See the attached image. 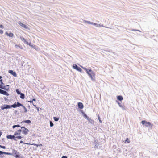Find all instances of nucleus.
<instances>
[{"label": "nucleus", "instance_id": "obj_1", "mask_svg": "<svg viewBox=\"0 0 158 158\" xmlns=\"http://www.w3.org/2000/svg\"><path fill=\"white\" fill-rule=\"evenodd\" d=\"M4 154L11 156L13 155L14 157L16 158H24V157L21 156V154L20 152L15 149H12V153H9L4 152Z\"/></svg>", "mask_w": 158, "mask_h": 158}, {"label": "nucleus", "instance_id": "obj_2", "mask_svg": "<svg viewBox=\"0 0 158 158\" xmlns=\"http://www.w3.org/2000/svg\"><path fill=\"white\" fill-rule=\"evenodd\" d=\"M83 69L87 73L90 77L92 81H94L95 80V73L90 68L87 69L85 67H82Z\"/></svg>", "mask_w": 158, "mask_h": 158}, {"label": "nucleus", "instance_id": "obj_3", "mask_svg": "<svg viewBox=\"0 0 158 158\" xmlns=\"http://www.w3.org/2000/svg\"><path fill=\"white\" fill-rule=\"evenodd\" d=\"M141 123L147 127H149L152 128L153 125V124H152L150 122H147L145 120H142L141 121Z\"/></svg>", "mask_w": 158, "mask_h": 158}, {"label": "nucleus", "instance_id": "obj_4", "mask_svg": "<svg viewBox=\"0 0 158 158\" xmlns=\"http://www.w3.org/2000/svg\"><path fill=\"white\" fill-rule=\"evenodd\" d=\"M100 143L97 140L94 141V145L95 148H99L100 147Z\"/></svg>", "mask_w": 158, "mask_h": 158}, {"label": "nucleus", "instance_id": "obj_5", "mask_svg": "<svg viewBox=\"0 0 158 158\" xmlns=\"http://www.w3.org/2000/svg\"><path fill=\"white\" fill-rule=\"evenodd\" d=\"M13 105V108H16L22 106V104L20 103L19 102H15Z\"/></svg>", "mask_w": 158, "mask_h": 158}, {"label": "nucleus", "instance_id": "obj_6", "mask_svg": "<svg viewBox=\"0 0 158 158\" xmlns=\"http://www.w3.org/2000/svg\"><path fill=\"white\" fill-rule=\"evenodd\" d=\"M73 68L76 70H77L80 72H81L82 71V70L81 68L80 67H78L77 64H73Z\"/></svg>", "mask_w": 158, "mask_h": 158}, {"label": "nucleus", "instance_id": "obj_7", "mask_svg": "<svg viewBox=\"0 0 158 158\" xmlns=\"http://www.w3.org/2000/svg\"><path fill=\"white\" fill-rule=\"evenodd\" d=\"M22 129H23L24 130L22 131V133L23 134L26 135L29 132V130L24 127L22 126L21 127Z\"/></svg>", "mask_w": 158, "mask_h": 158}, {"label": "nucleus", "instance_id": "obj_8", "mask_svg": "<svg viewBox=\"0 0 158 158\" xmlns=\"http://www.w3.org/2000/svg\"><path fill=\"white\" fill-rule=\"evenodd\" d=\"M8 73H10L12 75L15 77H16L17 76V74L16 72L12 70H9L8 71Z\"/></svg>", "mask_w": 158, "mask_h": 158}, {"label": "nucleus", "instance_id": "obj_9", "mask_svg": "<svg viewBox=\"0 0 158 158\" xmlns=\"http://www.w3.org/2000/svg\"><path fill=\"white\" fill-rule=\"evenodd\" d=\"M15 135H14V134L13 135H6V138L8 139L13 140L15 139Z\"/></svg>", "mask_w": 158, "mask_h": 158}, {"label": "nucleus", "instance_id": "obj_10", "mask_svg": "<svg viewBox=\"0 0 158 158\" xmlns=\"http://www.w3.org/2000/svg\"><path fill=\"white\" fill-rule=\"evenodd\" d=\"M18 24L21 27H23L25 29H28V27L27 26L23 24V23H22L21 22L19 21L18 22Z\"/></svg>", "mask_w": 158, "mask_h": 158}, {"label": "nucleus", "instance_id": "obj_11", "mask_svg": "<svg viewBox=\"0 0 158 158\" xmlns=\"http://www.w3.org/2000/svg\"><path fill=\"white\" fill-rule=\"evenodd\" d=\"M78 107L80 109H82L84 107V106L83 103L81 102H79L77 103Z\"/></svg>", "mask_w": 158, "mask_h": 158}, {"label": "nucleus", "instance_id": "obj_12", "mask_svg": "<svg viewBox=\"0 0 158 158\" xmlns=\"http://www.w3.org/2000/svg\"><path fill=\"white\" fill-rule=\"evenodd\" d=\"M23 123H26L28 124H30L31 123V121L30 120H23V121H22L21 122H20L19 123V124H22Z\"/></svg>", "mask_w": 158, "mask_h": 158}, {"label": "nucleus", "instance_id": "obj_13", "mask_svg": "<svg viewBox=\"0 0 158 158\" xmlns=\"http://www.w3.org/2000/svg\"><path fill=\"white\" fill-rule=\"evenodd\" d=\"M22 131V130L21 129H19L17 131H15L14 132V135L16 136L18 135H20L21 134V132Z\"/></svg>", "mask_w": 158, "mask_h": 158}, {"label": "nucleus", "instance_id": "obj_14", "mask_svg": "<svg viewBox=\"0 0 158 158\" xmlns=\"http://www.w3.org/2000/svg\"><path fill=\"white\" fill-rule=\"evenodd\" d=\"M7 91L4 90L2 89L1 94L5 95L8 96L9 95V94L7 92Z\"/></svg>", "mask_w": 158, "mask_h": 158}, {"label": "nucleus", "instance_id": "obj_15", "mask_svg": "<svg viewBox=\"0 0 158 158\" xmlns=\"http://www.w3.org/2000/svg\"><path fill=\"white\" fill-rule=\"evenodd\" d=\"M116 102L118 104L119 106L123 110H125V106H123L117 100L116 101Z\"/></svg>", "mask_w": 158, "mask_h": 158}, {"label": "nucleus", "instance_id": "obj_16", "mask_svg": "<svg viewBox=\"0 0 158 158\" xmlns=\"http://www.w3.org/2000/svg\"><path fill=\"white\" fill-rule=\"evenodd\" d=\"M117 98L118 100L121 101L123 99V96L121 95H118L117 96Z\"/></svg>", "mask_w": 158, "mask_h": 158}, {"label": "nucleus", "instance_id": "obj_17", "mask_svg": "<svg viewBox=\"0 0 158 158\" xmlns=\"http://www.w3.org/2000/svg\"><path fill=\"white\" fill-rule=\"evenodd\" d=\"M5 34L9 37H13L14 35L11 32H10L9 33L7 32H6Z\"/></svg>", "mask_w": 158, "mask_h": 158}, {"label": "nucleus", "instance_id": "obj_18", "mask_svg": "<svg viewBox=\"0 0 158 158\" xmlns=\"http://www.w3.org/2000/svg\"><path fill=\"white\" fill-rule=\"evenodd\" d=\"M6 109H10L11 108H13V105H9L8 104H5Z\"/></svg>", "mask_w": 158, "mask_h": 158}, {"label": "nucleus", "instance_id": "obj_19", "mask_svg": "<svg viewBox=\"0 0 158 158\" xmlns=\"http://www.w3.org/2000/svg\"><path fill=\"white\" fill-rule=\"evenodd\" d=\"M91 124H94V120L92 119L91 118L89 117V118L87 119Z\"/></svg>", "mask_w": 158, "mask_h": 158}, {"label": "nucleus", "instance_id": "obj_20", "mask_svg": "<svg viewBox=\"0 0 158 158\" xmlns=\"http://www.w3.org/2000/svg\"><path fill=\"white\" fill-rule=\"evenodd\" d=\"M0 89H2L3 90H5L6 91H8V88H6L5 85L4 86H2L0 87Z\"/></svg>", "mask_w": 158, "mask_h": 158}, {"label": "nucleus", "instance_id": "obj_21", "mask_svg": "<svg viewBox=\"0 0 158 158\" xmlns=\"http://www.w3.org/2000/svg\"><path fill=\"white\" fill-rule=\"evenodd\" d=\"M4 152L1 151H0V156L2 158H4L3 157H4V156H2L3 154H4Z\"/></svg>", "mask_w": 158, "mask_h": 158}, {"label": "nucleus", "instance_id": "obj_22", "mask_svg": "<svg viewBox=\"0 0 158 158\" xmlns=\"http://www.w3.org/2000/svg\"><path fill=\"white\" fill-rule=\"evenodd\" d=\"M20 98L21 99H23L25 98V95L23 93H22L20 94Z\"/></svg>", "mask_w": 158, "mask_h": 158}, {"label": "nucleus", "instance_id": "obj_23", "mask_svg": "<svg viewBox=\"0 0 158 158\" xmlns=\"http://www.w3.org/2000/svg\"><path fill=\"white\" fill-rule=\"evenodd\" d=\"M16 92L18 95H20L22 93L19 90V89H16Z\"/></svg>", "mask_w": 158, "mask_h": 158}, {"label": "nucleus", "instance_id": "obj_24", "mask_svg": "<svg viewBox=\"0 0 158 158\" xmlns=\"http://www.w3.org/2000/svg\"><path fill=\"white\" fill-rule=\"evenodd\" d=\"M53 119L55 121L57 122L59 120V118L58 117H53Z\"/></svg>", "mask_w": 158, "mask_h": 158}, {"label": "nucleus", "instance_id": "obj_25", "mask_svg": "<svg viewBox=\"0 0 158 158\" xmlns=\"http://www.w3.org/2000/svg\"><path fill=\"white\" fill-rule=\"evenodd\" d=\"M20 39L23 41V42L24 43H25V42H26V40H25V39H24V38L22 37V36H21L20 37Z\"/></svg>", "mask_w": 158, "mask_h": 158}, {"label": "nucleus", "instance_id": "obj_26", "mask_svg": "<svg viewBox=\"0 0 158 158\" xmlns=\"http://www.w3.org/2000/svg\"><path fill=\"white\" fill-rule=\"evenodd\" d=\"M1 109L2 110H4L5 109H6L5 104H4V105L1 106Z\"/></svg>", "mask_w": 158, "mask_h": 158}, {"label": "nucleus", "instance_id": "obj_27", "mask_svg": "<svg viewBox=\"0 0 158 158\" xmlns=\"http://www.w3.org/2000/svg\"><path fill=\"white\" fill-rule=\"evenodd\" d=\"M83 116L86 119L89 118V117L85 113L84 114V115H83Z\"/></svg>", "mask_w": 158, "mask_h": 158}, {"label": "nucleus", "instance_id": "obj_28", "mask_svg": "<svg viewBox=\"0 0 158 158\" xmlns=\"http://www.w3.org/2000/svg\"><path fill=\"white\" fill-rule=\"evenodd\" d=\"M54 126L53 122L51 121H50V126L51 127H52Z\"/></svg>", "mask_w": 158, "mask_h": 158}, {"label": "nucleus", "instance_id": "obj_29", "mask_svg": "<svg viewBox=\"0 0 158 158\" xmlns=\"http://www.w3.org/2000/svg\"><path fill=\"white\" fill-rule=\"evenodd\" d=\"M98 119L99 120V122L101 123H102V120H101L100 117L98 114Z\"/></svg>", "mask_w": 158, "mask_h": 158}, {"label": "nucleus", "instance_id": "obj_30", "mask_svg": "<svg viewBox=\"0 0 158 158\" xmlns=\"http://www.w3.org/2000/svg\"><path fill=\"white\" fill-rule=\"evenodd\" d=\"M127 142L128 143H129L130 142V141L129 140V139L128 138H127L126 140H125V143H126V142Z\"/></svg>", "mask_w": 158, "mask_h": 158}, {"label": "nucleus", "instance_id": "obj_31", "mask_svg": "<svg viewBox=\"0 0 158 158\" xmlns=\"http://www.w3.org/2000/svg\"><path fill=\"white\" fill-rule=\"evenodd\" d=\"M15 138H17V139H21L22 137L21 136H16Z\"/></svg>", "mask_w": 158, "mask_h": 158}, {"label": "nucleus", "instance_id": "obj_32", "mask_svg": "<svg viewBox=\"0 0 158 158\" xmlns=\"http://www.w3.org/2000/svg\"><path fill=\"white\" fill-rule=\"evenodd\" d=\"M34 106H35V107L37 109V112H38L39 111V107H36V105H34ZM40 108V109H41V108Z\"/></svg>", "mask_w": 158, "mask_h": 158}, {"label": "nucleus", "instance_id": "obj_33", "mask_svg": "<svg viewBox=\"0 0 158 158\" xmlns=\"http://www.w3.org/2000/svg\"><path fill=\"white\" fill-rule=\"evenodd\" d=\"M94 26H97V27H99V26H100V24H97V23H94Z\"/></svg>", "mask_w": 158, "mask_h": 158}, {"label": "nucleus", "instance_id": "obj_34", "mask_svg": "<svg viewBox=\"0 0 158 158\" xmlns=\"http://www.w3.org/2000/svg\"><path fill=\"white\" fill-rule=\"evenodd\" d=\"M20 143H24V144H28V145H29V144H30V143H23V141L22 140H21V141H20Z\"/></svg>", "mask_w": 158, "mask_h": 158}, {"label": "nucleus", "instance_id": "obj_35", "mask_svg": "<svg viewBox=\"0 0 158 158\" xmlns=\"http://www.w3.org/2000/svg\"><path fill=\"white\" fill-rule=\"evenodd\" d=\"M0 147L1 148H3V149L6 148V147L4 146L0 145Z\"/></svg>", "mask_w": 158, "mask_h": 158}, {"label": "nucleus", "instance_id": "obj_36", "mask_svg": "<svg viewBox=\"0 0 158 158\" xmlns=\"http://www.w3.org/2000/svg\"><path fill=\"white\" fill-rule=\"evenodd\" d=\"M24 43H25V44H27L28 45H30V46H31V47L32 46V45H30V43L29 44V43L27 41H26V42H25Z\"/></svg>", "mask_w": 158, "mask_h": 158}, {"label": "nucleus", "instance_id": "obj_37", "mask_svg": "<svg viewBox=\"0 0 158 158\" xmlns=\"http://www.w3.org/2000/svg\"><path fill=\"white\" fill-rule=\"evenodd\" d=\"M85 22L86 23L88 24H90L91 23V22L89 21H85Z\"/></svg>", "mask_w": 158, "mask_h": 158}, {"label": "nucleus", "instance_id": "obj_38", "mask_svg": "<svg viewBox=\"0 0 158 158\" xmlns=\"http://www.w3.org/2000/svg\"><path fill=\"white\" fill-rule=\"evenodd\" d=\"M4 85H4V84L3 82H2V83L0 84V87H2V86H4Z\"/></svg>", "mask_w": 158, "mask_h": 158}, {"label": "nucleus", "instance_id": "obj_39", "mask_svg": "<svg viewBox=\"0 0 158 158\" xmlns=\"http://www.w3.org/2000/svg\"><path fill=\"white\" fill-rule=\"evenodd\" d=\"M24 113H26L27 112V110L26 108H24Z\"/></svg>", "mask_w": 158, "mask_h": 158}, {"label": "nucleus", "instance_id": "obj_40", "mask_svg": "<svg viewBox=\"0 0 158 158\" xmlns=\"http://www.w3.org/2000/svg\"><path fill=\"white\" fill-rule=\"evenodd\" d=\"M5 86H6V88H8V90H9V85H5Z\"/></svg>", "mask_w": 158, "mask_h": 158}, {"label": "nucleus", "instance_id": "obj_41", "mask_svg": "<svg viewBox=\"0 0 158 158\" xmlns=\"http://www.w3.org/2000/svg\"><path fill=\"white\" fill-rule=\"evenodd\" d=\"M3 33V30H0V33L1 34H2Z\"/></svg>", "mask_w": 158, "mask_h": 158}, {"label": "nucleus", "instance_id": "obj_42", "mask_svg": "<svg viewBox=\"0 0 158 158\" xmlns=\"http://www.w3.org/2000/svg\"><path fill=\"white\" fill-rule=\"evenodd\" d=\"M30 145H35L37 147H38V146H39V145H38V144H34V143H33V144H31Z\"/></svg>", "mask_w": 158, "mask_h": 158}, {"label": "nucleus", "instance_id": "obj_43", "mask_svg": "<svg viewBox=\"0 0 158 158\" xmlns=\"http://www.w3.org/2000/svg\"><path fill=\"white\" fill-rule=\"evenodd\" d=\"M0 28H3L4 27L2 25L0 24Z\"/></svg>", "mask_w": 158, "mask_h": 158}, {"label": "nucleus", "instance_id": "obj_44", "mask_svg": "<svg viewBox=\"0 0 158 158\" xmlns=\"http://www.w3.org/2000/svg\"><path fill=\"white\" fill-rule=\"evenodd\" d=\"M28 102H30V103H32V104H33V105H34V104H33V101H32H32H31V100H30V101H28Z\"/></svg>", "mask_w": 158, "mask_h": 158}, {"label": "nucleus", "instance_id": "obj_45", "mask_svg": "<svg viewBox=\"0 0 158 158\" xmlns=\"http://www.w3.org/2000/svg\"><path fill=\"white\" fill-rule=\"evenodd\" d=\"M61 158H68V157L67 156H63L61 157Z\"/></svg>", "mask_w": 158, "mask_h": 158}, {"label": "nucleus", "instance_id": "obj_46", "mask_svg": "<svg viewBox=\"0 0 158 158\" xmlns=\"http://www.w3.org/2000/svg\"><path fill=\"white\" fill-rule=\"evenodd\" d=\"M19 48L21 49H23V47L22 46H19Z\"/></svg>", "mask_w": 158, "mask_h": 158}, {"label": "nucleus", "instance_id": "obj_47", "mask_svg": "<svg viewBox=\"0 0 158 158\" xmlns=\"http://www.w3.org/2000/svg\"><path fill=\"white\" fill-rule=\"evenodd\" d=\"M2 134V132L1 131H0V137H1V135Z\"/></svg>", "mask_w": 158, "mask_h": 158}, {"label": "nucleus", "instance_id": "obj_48", "mask_svg": "<svg viewBox=\"0 0 158 158\" xmlns=\"http://www.w3.org/2000/svg\"><path fill=\"white\" fill-rule=\"evenodd\" d=\"M81 112L83 114V115H84V114H85V112L84 111H83L82 110H81Z\"/></svg>", "mask_w": 158, "mask_h": 158}, {"label": "nucleus", "instance_id": "obj_49", "mask_svg": "<svg viewBox=\"0 0 158 158\" xmlns=\"http://www.w3.org/2000/svg\"><path fill=\"white\" fill-rule=\"evenodd\" d=\"M15 127H16V125H14L13 126H12L13 128L14 129V128H15Z\"/></svg>", "mask_w": 158, "mask_h": 158}, {"label": "nucleus", "instance_id": "obj_50", "mask_svg": "<svg viewBox=\"0 0 158 158\" xmlns=\"http://www.w3.org/2000/svg\"><path fill=\"white\" fill-rule=\"evenodd\" d=\"M16 127H21V126L19 125H16Z\"/></svg>", "mask_w": 158, "mask_h": 158}, {"label": "nucleus", "instance_id": "obj_51", "mask_svg": "<svg viewBox=\"0 0 158 158\" xmlns=\"http://www.w3.org/2000/svg\"><path fill=\"white\" fill-rule=\"evenodd\" d=\"M18 111L17 110H15L14 111V113L15 114H17V113Z\"/></svg>", "mask_w": 158, "mask_h": 158}, {"label": "nucleus", "instance_id": "obj_52", "mask_svg": "<svg viewBox=\"0 0 158 158\" xmlns=\"http://www.w3.org/2000/svg\"><path fill=\"white\" fill-rule=\"evenodd\" d=\"M17 138H15V139H13V140H15V141H17V139H16Z\"/></svg>", "mask_w": 158, "mask_h": 158}, {"label": "nucleus", "instance_id": "obj_53", "mask_svg": "<svg viewBox=\"0 0 158 158\" xmlns=\"http://www.w3.org/2000/svg\"><path fill=\"white\" fill-rule=\"evenodd\" d=\"M24 109V108H26L24 106H23V104H22V106H21Z\"/></svg>", "mask_w": 158, "mask_h": 158}, {"label": "nucleus", "instance_id": "obj_54", "mask_svg": "<svg viewBox=\"0 0 158 158\" xmlns=\"http://www.w3.org/2000/svg\"><path fill=\"white\" fill-rule=\"evenodd\" d=\"M2 81H3L2 79H0V84H1L2 82H2Z\"/></svg>", "mask_w": 158, "mask_h": 158}, {"label": "nucleus", "instance_id": "obj_55", "mask_svg": "<svg viewBox=\"0 0 158 158\" xmlns=\"http://www.w3.org/2000/svg\"><path fill=\"white\" fill-rule=\"evenodd\" d=\"M32 101L33 102V101H36V99L35 98H34L32 99Z\"/></svg>", "mask_w": 158, "mask_h": 158}, {"label": "nucleus", "instance_id": "obj_56", "mask_svg": "<svg viewBox=\"0 0 158 158\" xmlns=\"http://www.w3.org/2000/svg\"><path fill=\"white\" fill-rule=\"evenodd\" d=\"M15 46V48H17L18 47H19V45H16Z\"/></svg>", "mask_w": 158, "mask_h": 158}, {"label": "nucleus", "instance_id": "obj_57", "mask_svg": "<svg viewBox=\"0 0 158 158\" xmlns=\"http://www.w3.org/2000/svg\"><path fill=\"white\" fill-rule=\"evenodd\" d=\"M4 100L5 101H6L7 100V99L6 97L4 98Z\"/></svg>", "mask_w": 158, "mask_h": 158}, {"label": "nucleus", "instance_id": "obj_58", "mask_svg": "<svg viewBox=\"0 0 158 158\" xmlns=\"http://www.w3.org/2000/svg\"><path fill=\"white\" fill-rule=\"evenodd\" d=\"M24 63V62L23 61H22L21 62V63H22V66H23V63Z\"/></svg>", "mask_w": 158, "mask_h": 158}, {"label": "nucleus", "instance_id": "obj_59", "mask_svg": "<svg viewBox=\"0 0 158 158\" xmlns=\"http://www.w3.org/2000/svg\"><path fill=\"white\" fill-rule=\"evenodd\" d=\"M136 29H132L131 30L132 31H136Z\"/></svg>", "mask_w": 158, "mask_h": 158}, {"label": "nucleus", "instance_id": "obj_60", "mask_svg": "<svg viewBox=\"0 0 158 158\" xmlns=\"http://www.w3.org/2000/svg\"><path fill=\"white\" fill-rule=\"evenodd\" d=\"M136 31H139V32H141V31H140V30H136Z\"/></svg>", "mask_w": 158, "mask_h": 158}, {"label": "nucleus", "instance_id": "obj_61", "mask_svg": "<svg viewBox=\"0 0 158 158\" xmlns=\"http://www.w3.org/2000/svg\"><path fill=\"white\" fill-rule=\"evenodd\" d=\"M94 23H93V22H91V23L90 24H92V25H94Z\"/></svg>", "mask_w": 158, "mask_h": 158}, {"label": "nucleus", "instance_id": "obj_62", "mask_svg": "<svg viewBox=\"0 0 158 158\" xmlns=\"http://www.w3.org/2000/svg\"><path fill=\"white\" fill-rule=\"evenodd\" d=\"M2 89H0V94L1 93V92L2 91Z\"/></svg>", "mask_w": 158, "mask_h": 158}, {"label": "nucleus", "instance_id": "obj_63", "mask_svg": "<svg viewBox=\"0 0 158 158\" xmlns=\"http://www.w3.org/2000/svg\"><path fill=\"white\" fill-rule=\"evenodd\" d=\"M99 27H104L103 26V25H100V26H99Z\"/></svg>", "mask_w": 158, "mask_h": 158}, {"label": "nucleus", "instance_id": "obj_64", "mask_svg": "<svg viewBox=\"0 0 158 158\" xmlns=\"http://www.w3.org/2000/svg\"><path fill=\"white\" fill-rule=\"evenodd\" d=\"M2 78V76H0V79H1Z\"/></svg>", "mask_w": 158, "mask_h": 158}]
</instances>
